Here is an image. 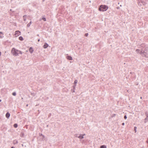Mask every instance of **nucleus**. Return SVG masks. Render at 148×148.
Here are the masks:
<instances>
[{"label": "nucleus", "mask_w": 148, "mask_h": 148, "mask_svg": "<svg viewBox=\"0 0 148 148\" xmlns=\"http://www.w3.org/2000/svg\"><path fill=\"white\" fill-rule=\"evenodd\" d=\"M75 86H76V85L73 86V88L74 89L75 88Z\"/></svg>", "instance_id": "obj_29"}, {"label": "nucleus", "mask_w": 148, "mask_h": 148, "mask_svg": "<svg viewBox=\"0 0 148 148\" xmlns=\"http://www.w3.org/2000/svg\"><path fill=\"white\" fill-rule=\"evenodd\" d=\"M124 124H125V123H122V125H124Z\"/></svg>", "instance_id": "obj_27"}, {"label": "nucleus", "mask_w": 148, "mask_h": 148, "mask_svg": "<svg viewBox=\"0 0 148 148\" xmlns=\"http://www.w3.org/2000/svg\"><path fill=\"white\" fill-rule=\"evenodd\" d=\"M18 141L16 140H14L13 141V143L14 144H16L17 143H18Z\"/></svg>", "instance_id": "obj_12"}, {"label": "nucleus", "mask_w": 148, "mask_h": 148, "mask_svg": "<svg viewBox=\"0 0 148 148\" xmlns=\"http://www.w3.org/2000/svg\"><path fill=\"white\" fill-rule=\"evenodd\" d=\"M66 58L67 59L69 60H71L73 59L72 57L71 56H66Z\"/></svg>", "instance_id": "obj_8"}, {"label": "nucleus", "mask_w": 148, "mask_h": 148, "mask_svg": "<svg viewBox=\"0 0 148 148\" xmlns=\"http://www.w3.org/2000/svg\"><path fill=\"white\" fill-rule=\"evenodd\" d=\"M49 46L48 44L46 43H45L44 45L43 46V47L45 49L47 48Z\"/></svg>", "instance_id": "obj_6"}, {"label": "nucleus", "mask_w": 148, "mask_h": 148, "mask_svg": "<svg viewBox=\"0 0 148 148\" xmlns=\"http://www.w3.org/2000/svg\"><path fill=\"white\" fill-rule=\"evenodd\" d=\"M24 135V134L23 133H21V137H23Z\"/></svg>", "instance_id": "obj_20"}, {"label": "nucleus", "mask_w": 148, "mask_h": 148, "mask_svg": "<svg viewBox=\"0 0 148 148\" xmlns=\"http://www.w3.org/2000/svg\"><path fill=\"white\" fill-rule=\"evenodd\" d=\"M84 135H85V134L84 135L80 134V135L77 137L80 139H82L84 138Z\"/></svg>", "instance_id": "obj_7"}, {"label": "nucleus", "mask_w": 148, "mask_h": 148, "mask_svg": "<svg viewBox=\"0 0 148 148\" xmlns=\"http://www.w3.org/2000/svg\"><path fill=\"white\" fill-rule=\"evenodd\" d=\"M120 6L121 7V6H122V5H120Z\"/></svg>", "instance_id": "obj_34"}, {"label": "nucleus", "mask_w": 148, "mask_h": 148, "mask_svg": "<svg viewBox=\"0 0 148 148\" xmlns=\"http://www.w3.org/2000/svg\"><path fill=\"white\" fill-rule=\"evenodd\" d=\"M12 95L13 96H15L16 95V92H13Z\"/></svg>", "instance_id": "obj_19"}, {"label": "nucleus", "mask_w": 148, "mask_h": 148, "mask_svg": "<svg viewBox=\"0 0 148 148\" xmlns=\"http://www.w3.org/2000/svg\"><path fill=\"white\" fill-rule=\"evenodd\" d=\"M147 143H148V139H147Z\"/></svg>", "instance_id": "obj_31"}, {"label": "nucleus", "mask_w": 148, "mask_h": 148, "mask_svg": "<svg viewBox=\"0 0 148 148\" xmlns=\"http://www.w3.org/2000/svg\"><path fill=\"white\" fill-rule=\"evenodd\" d=\"M108 8V7L106 5H101L100 6L99 10L100 11H106Z\"/></svg>", "instance_id": "obj_3"}, {"label": "nucleus", "mask_w": 148, "mask_h": 148, "mask_svg": "<svg viewBox=\"0 0 148 148\" xmlns=\"http://www.w3.org/2000/svg\"><path fill=\"white\" fill-rule=\"evenodd\" d=\"M14 126L15 128H16L18 126V125L17 124H15L14 125Z\"/></svg>", "instance_id": "obj_18"}, {"label": "nucleus", "mask_w": 148, "mask_h": 148, "mask_svg": "<svg viewBox=\"0 0 148 148\" xmlns=\"http://www.w3.org/2000/svg\"><path fill=\"white\" fill-rule=\"evenodd\" d=\"M1 99H0V102H1Z\"/></svg>", "instance_id": "obj_32"}, {"label": "nucleus", "mask_w": 148, "mask_h": 148, "mask_svg": "<svg viewBox=\"0 0 148 148\" xmlns=\"http://www.w3.org/2000/svg\"><path fill=\"white\" fill-rule=\"evenodd\" d=\"M117 9H119L120 8H119V7H117Z\"/></svg>", "instance_id": "obj_28"}, {"label": "nucleus", "mask_w": 148, "mask_h": 148, "mask_svg": "<svg viewBox=\"0 0 148 148\" xmlns=\"http://www.w3.org/2000/svg\"><path fill=\"white\" fill-rule=\"evenodd\" d=\"M40 40L39 39H38V41L39 42L40 41Z\"/></svg>", "instance_id": "obj_30"}, {"label": "nucleus", "mask_w": 148, "mask_h": 148, "mask_svg": "<svg viewBox=\"0 0 148 148\" xmlns=\"http://www.w3.org/2000/svg\"><path fill=\"white\" fill-rule=\"evenodd\" d=\"M39 135L40 136H43V137H44V136L42 135V134H39Z\"/></svg>", "instance_id": "obj_24"}, {"label": "nucleus", "mask_w": 148, "mask_h": 148, "mask_svg": "<svg viewBox=\"0 0 148 148\" xmlns=\"http://www.w3.org/2000/svg\"><path fill=\"white\" fill-rule=\"evenodd\" d=\"M3 37V34L1 32H0V38H2Z\"/></svg>", "instance_id": "obj_11"}, {"label": "nucleus", "mask_w": 148, "mask_h": 148, "mask_svg": "<svg viewBox=\"0 0 148 148\" xmlns=\"http://www.w3.org/2000/svg\"><path fill=\"white\" fill-rule=\"evenodd\" d=\"M43 1H44V0H42Z\"/></svg>", "instance_id": "obj_37"}, {"label": "nucleus", "mask_w": 148, "mask_h": 148, "mask_svg": "<svg viewBox=\"0 0 148 148\" xmlns=\"http://www.w3.org/2000/svg\"><path fill=\"white\" fill-rule=\"evenodd\" d=\"M106 146L104 145H102L100 147V148H106Z\"/></svg>", "instance_id": "obj_13"}, {"label": "nucleus", "mask_w": 148, "mask_h": 148, "mask_svg": "<svg viewBox=\"0 0 148 148\" xmlns=\"http://www.w3.org/2000/svg\"><path fill=\"white\" fill-rule=\"evenodd\" d=\"M127 118V117L126 116V115H125L124 116V118L125 119H126Z\"/></svg>", "instance_id": "obj_25"}, {"label": "nucleus", "mask_w": 148, "mask_h": 148, "mask_svg": "<svg viewBox=\"0 0 148 148\" xmlns=\"http://www.w3.org/2000/svg\"><path fill=\"white\" fill-rule=\"evenodd\" d=\"M77 82V80H75L74 82V84H76Z\"/></svg>", "instance_id": "obj_22"}, {"label": "nucleus", "mask_w": 148, "mask_h": 148, "mask_svg": "<svg viewBox=\"0 0 148 148\" xmlns=\"http://www.w3.org/2000/svg\"><path fill=\"white\" fill-rule=\"evenodd\" d=\"M26 15H25L23 17V20L24 21H25L26 20Z\"/></svg>", "instance_id": "obj_15"}, {"label": "nucleus", "mask_w": 148, "mask_h": 148, "mask_svg": "<svg viewBox=\"0 0 148 148\" xmlns=\"http://www.w3.org/2000/svg\"><path fill=\"white\" fill-rule=\"evenodd\" d=\"M29 51L31 53H32L33 52V49L32 47H31L29 48Z\"/></svg>", "instance_id": "obj_10"}, {"label": "nucleus", "mask_w": 148, "mask_h": 148, "mask_svg": "<svg viewBox=\"0 0 148 148\" xmlns=\"http://www.w3.org/2000/svg\"><path fill=\"white\" fill-rule=\"evenodd\" d=\"M11 148H14L13 147H12Z\"/></svg>", "instance_id": "obj_35"}, {"label": "nucleus", "mask_w": 148, "mask_h": 148, "mask_svg": "<svg viewBox=\"0 0 148 148\" xmlns=\"http://www.w3.org/2000/svg\"><path fill=\"white\" fill-rule=\"evenodd\" d=\"M11 53L13 56H18L19 54H22V52L14 48L12 49Z\"/></svg>", "instance_id": "obj_2"}, {"label": "nucleus", "mask_w": 148, "mask_h": 148, "mask_svg": "<svg viewBox=\"0 0 148 148\" xmlns=\"http://www.w3.org/2000/svg\"><path fill=\"white\" fill-rule=\"evenodd\" d=\"M140 98L142 99V97H141Z\"/></svg>", "instance_id": "obj_36"}, {"label": "nucleus", "mask_w": 148, "mask_h": 148, "mask_svg": "<svg viewBox=\"0 0 148 148\" xmlns=\"http://www.w3.org/2000/svg\"><path fill=\"white\" fill-rule=\"evenodd\" d=\"M144 45H142V47H143L141 49L140 51V54L142 56L148 58V51L147 47H144Z\"/></svg>", "instance_id": "obj_1"}, {"label": "nucleus", "mask_w": 148, "mask_h": 148, "mask_svg": "<svg viewBox=\"0 0 148 148\" xmlns=\"http://www.w3.org/2000/svg\"><path fill=\"white\" fill-rule=\"evenodd\" d=\"M145 115L146 116V118L145 119V123H146L148 121V112L145 113Z\"/></svg>", "instance_id": "obj_5"}, {"label": "nucleus", "mask_w": 148, "mask_h": 148, "mask_svg": "<svg viewBox=\"0 0 148 148\" xmlns=\"http://www.w3.org/2000/svg\"><path fill=\"white\" fill-rule=\"evenodd\" d=\"M136 127H134V130L135 131V132H136Z\"/></svg>", "instance_id": "obj_23"}, {"label": "nucleus", "mask_w": 148, "mask_h": 148, "mask_svg": "<svg viewBox=\"0 0 148 148\" xmlns=\"http://www.w3.org/2000/svg\"><path fill=\"white\" fill-rule=\"evenodd\" d=\"M136 52L137 53H140V51L139 49H137L136 50Z\"/></svg>", "instance_id": "obj_17"}, {"label": "nucleus", "mask_w": 148, "mask_h": 148, "mask_svg": "<svg viewBox=\"0 0 148 148\" xmlns=\"http://www.w3.org/2000/svg\"><path fill=\"white\" fill-rule=\"evenodd\" d=\"M20 32L19 31H16L15 32L14 35L15 37H17L20 35Z\"/></svg>", "instance_id": "obj_4"}, {"label": "nucleus", "mask_w": 148, "mask_h": 148, "mask_svg": "<svg viewBox=\"0 0 148 148\" xmlns=\"http://www.w3.org/2000/svg\"><path fill=\"white\" fill-rule=\"evenodd\" d=\"M42 19L44 21H46V18L45 17H43L42 18Z\"/></svg>", "instance_id": "obj_21"}, {"label": "nucleus", "mask_w": 148, "mask_h": 148, "mask_svg": "<svg viewBox=\"0 0 148 148\" xmlns=\"http://www.w3.org/2000/svg\"><path fill=\"white\" fill-rule=\"evenodd\" d=\"M28 106V104H27V105H26V106Z\"/></svg>", "instance_id": "obj_33"}, {"label": "nucleus", "mask_w": 148, "mask_h": 148, "mask_svg": "<svg viewBox=\"0 0 148 148\" xmlns=\"http://www.w3.org/2000/svg\"><path fill=\"white\" fill-rule=\"evenodd\" d=\"M19 39L21 40H23V38L22 37L20 36L19 38Z\"/></svg>", "instance_id": "obj_16"}, {"label": "nucleus", "mask_w": 148, "mask_h": 148, "mask_svg": "<svg viewBox=\"0 0 148 148\" xmlns=\"http://www.w3.org/2000/svg\"><path fill=\"white\" fill-rule=\"evenodd\" d=\"M32 23V22L30 21L29 23L27 25V27H29Z\"/></svg>", "instance_id": "obj_14"}, {"label": "nucleus", "mask_w": 148, "mask_h": 148, "mask_svg": "<svg viewBox=\"0 0 148 148\" xmlns=\"http://www.w3.org/2000/svg\"><path fill=\"white\" fill-rule=\"evenodd\" d=\"M10 116V114L8 112L6 114V115H5L6 117L8 119L9 118Z\"/></svg>", "instance_id": "obj_9"}, {"label": "nucleus", "mask_w": 148, "mask_h": 148, "mask_svg": "<svg viewBox=\"0 0 148 148\" xmlns=\"http://www.w3.org/2000/svg\"><path fill=\"white\" fill-rule=\"evenodd\" d=\"M88 33H86L85 34V36H88Z\"/></svg>", "instance_id": "obj_26"}]
</instances>
